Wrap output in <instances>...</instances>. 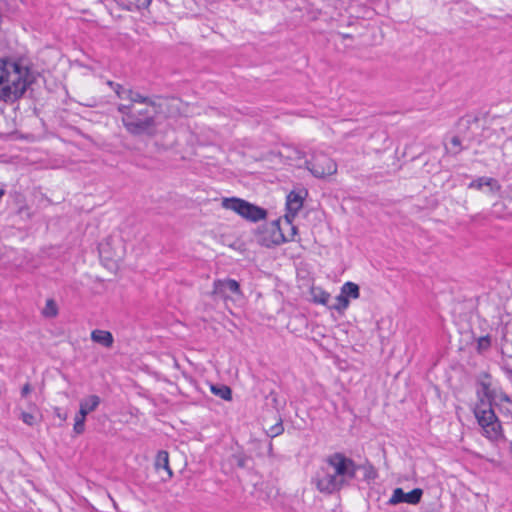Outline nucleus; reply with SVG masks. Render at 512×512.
<instances>
[{
    "instance_id": "f257e3e1",
    "label": "nucleus",
    "mask_w": 512,
    "mask_h": 512,
    "mask_svg": "<svg viewBox=\"0 0 512 512\" xmlns=\"http://www.w3.org/2000/svg\"><path fill=\"white\" fill-rule=\"evenodd\" d=\"M358 468L351 458L336 452L324 459V465L316 472L312 483L320 493L332 495L350 486Z\"/></svg>"
},
{
    "instance_id": "f03ea898",
    "label": "nucleus",
    "mask_w": 512,
    "mask_h": 512,
    "mask_svg": "<svg viewBox=\"0 0 512 512\" xmlns=\"http://www.w3.org/2000/svg\"><path fill=\"white\" fill-rule=\"evenodd\" d=\"M159 105H145L144 102H129L119 104L117 111L121 115V122L128 134L134 137L152 138L158 131Z\"/></svg>"
},
{
    "instance_id": "7ed1b4c3",
    "label": "nucleus",
    "mask_w": 512,
    "mask_h": 512,
    "mask_svg": "<svg viewBox=\"0 0 512 512\" xmlns=\"http://www.w3.org/2000/svg\"><path fill=\"white\" fill-rule=\"evenodd\" d=\"M28 67L19 62L0 58V101L12 103L26 92L30 80Z\"/></svg>"
},
{
    "instance_id": "20e7f679",
    "label": "nucleus",
    "mask_w": 512,
    "mask_h": 512,
    "mask_svg": "<svg viewBox=\"0 0 512 512\" xmlns=\"http://www.w3.org/2000/svg\"><path fill=\"white\" fill-rule=\"evenodd\" d=\"M478 397L479 401L473 410L477 422L487 438L497 440L502 436V429L500 420L495 414V408L490 399L484 397V394L478 393Z\"/></svg>"
},
{
    "instance_id": "39448f33",
    "label": "nucleus",
    "mask_w": 512,
    "mask_h": 512,
    "mask_svg": "<svg viewBox=\"0 0 512 512\" xmlns=\"http://www.w3.org/2000/svg\"><path fill=\"white\" fill-rule=\"evenodd\" d=\"M286 225L291 230V234L289 236L284 235L277 221L266 223L258 231L257 242L262 246L271 247L273 245H280L283 242L294 240L297 228L289 222H287Z\"/></svg>"
},
{
    "instance_id": "423d86ee",
    "label": "nucleus",
    "mask_w": 512,
    "mask_h": 512,
    "mask_svg": "<svg viewBox=\"0 0 512 512\" xmlns=\"http://www.w3.org/2000/svg\"><path fill=\"white\" fill-rule=\"evenodd\" d=\"M222 207L228 210H232L239 214L241 217L253 222L262 220L267 215L265 209L237 197L223 198Z\"/></svg>"
},
{
    "instance_id": "0eeeda50",
    "label": "nucleus",
    "mask_w": 512,
    "mask_h": 512,
    "mask_svg": "<svg viewBox=\"0 0 512 512\" xmlns=\"http://www.w3.org/2000/svg\"><path fill=\"white\" fill-rule=\"evenodd\" d=\"M222 207L228 210H232L239 214L241 217L253 222L262 220L267 215L265 209L237 197L223 198Z\"/></svg>"
},
{
    "instance_id": "6e6552de",
    "label": "nucleus",
    "mask_w": 512,
    "mask_h": 512,
    "mask_svg": "<svg viewBox=\"0 0 512 512\" xmlns=\"http://www.w3.org/2000/svg\"><path fill=\"white\" fill-rule=\"evenodd\" d=\"M307 169L317 178L333 175L337 172L335 161L324 153L315 154L306 162Z\"/></svg>"
},
{
    "instance_id": "1a4fd4ad",
    "label": "nucleus",
    "mask_w": 512,
    "mask_h": 512,
    "mask_svg": "<svg viewBox=\"0 0 512 512\" xmlns=\"http://www.w3.org/2000/svg\"><path fill=\"white\" fill-rule=\"evenodd\" d=\"M211 296L215 300L227 301L233 299V296H242L240 284L234 279H217L213 282Z\"/></svg>"
},
{
    "instance_id": "9d476101",
    "label": "nucleus",
    "mask_w": 512,
    "mask_h": 512,
    "mask_svg": "<svg viewBox=\"0 0 512 512\" xmlns=\"http://www.w3.org/2000/svg\"><path fill=\"white\" fill-rule=\"evenodd\" d=\"M482 392L484 397L490 399L494 408H497L505 418H512V401L507 394L502 392L497 393L491 390L489 385L485 383H482Z\"/></svg>"
},
{
    "instance_id": "9b49d317",
    "label": "nucleus",
    "mask_w": 512,
    "mask_h": 512,
    "mask_svg": "<svg viewBox=\"0 0 512 512\" xmlns=\"http://www.w3.org/2000/svg\"><path fill=\"white\" fill-rule=\"evenodd\" d=\"M108 85L114 90L117 97L121 100H127L129 102H144L145 105H154V99L141 94L139 91L131 88H126L121 84L108 81Z\"/></svg>"
},
{
    "instance_id": "f8f14e48",
    "label": "nucleus",
    "mask_w": 512,
    "mask_h": 512,
    "mask_svg": "<svg viewBox=\"0 0 512 512\" xmlns=\"http://www.w3.org/2000/svg\"><path fill=\"white\" fill-rule=\"evenodd\" d=\"M422 494L423 491L420 488H415L408 493H405L402 488H396L389 499V504L396 505L402 502L418 504L421 500Z\"/></svg>"
},
{
    "instance_id": "ddd939ff",
    "label": "nucleus",
    "mask_w": 512,
    "mask_h": 512,
    "mask_svg": "<svg viewBox=\"0 0 512 512\" xmlns=\"http://www.w3.org/2000/svg\"><path fill=\"white\" fill-rule=\"evenodd\" d=\"M154 466L156 470L163 469L166 473V478H163V480L170 479L173 476V472L169 466V454L165 450H160L155 458Z\"/></svg>"
},
{
    "instance_id": "4468645a",
    "label": "nucleus",
    "mask_w": 512,
    "mask_h": 512,
    "mask_svg": "<svg viewBox=\"0 0 512 512\" xmlns=\"http://www.w3.org/2000/svg\"><path fill=\"white\" fill-rule=\"evenodd\" d=\"M91 339L106 348L112 347L114 338L111 332L106 330L95 329L91 332Z\"/></svg>"
},
{
    "instance_id": "2eb2a0df",
    "label": "nucleus",
    "mask_w": 512,
    "mask_h": 512,
    "mask_svg": "<svg viewBox=\"0 0 512 512\" xmlns=\"http://www.w3.org/2000/svg\"><path fill=\"white\" fill-rule=\"evenodd\" d=\"M100 397L97 395H90L80 401V411L86 416L97 409L100 404Z\"/></svg>"
},
{
    "instance_id": "dca6fc26",
    "label": "nucleus",
    "mask_w": 512,
    "mask_h": 512,
    "mask_svg": "<svg viewBox=\"0 0 512 512\" xmlns=\"http://www.w3.org/2000/svg\"><path fill=\"white\" fill-rule=\"evenodd\" d=\"M287 209L293 215L296 214L303 205L302 198L295 192H290L287 196Z\"/></svg>"
},
{
    "instance_id": "f3484780",
    "label": "nucleus",
    "mask_w": 512,
    "mask_h": 512,
    "mask_svg": "<svg viewBox=\"0 0 512 512\" xmlns=\"http://www.w3.org/2000/svg\"><path fill=\"white\" fill-rule=\"evenodd\" d=\"M484 186H489L491 190L494 188L499 189L497 181L489 177H480L469 184V188H474L477 190H481Z\"/></svg>"
},
{
    "instance_id": "a211bd4d",
    "label": "nucleus",
    "mask_w": 512,
    "mask_h": 512,
    "mask_svg": "<svg viewBox=\"0 0 512 512\" xmlns=\"http://www.w3.org/2000/svg\"><path fill=\"white\" fill-rule=\"evenodd\" d=\"M152 0H120V5L128 10H140L142 8H147Z\"/></svg>"
},
{
    "instance_id": "6ab92c4d",
    "label": "nucleus",
    "mask_w": 512,
    "mask_h": 512,
    "mask_svg": "<svg viewBox=\"0 0 512 512\" xmlns=\"http://www.w3.org/2000/svg\"><path fill=\"white\" fill-rule=\"evenodd\" d=\"M341 295H345V298L357 299L360 296L359 286L353 282H346L341 288Z\"/></svg>"
},
{
    "instance_id": "aec40b11",
    "label": "nucleus",
    "mask_w": 512,
    "mask_h": 512,
    "mask_svg": "<svg viewBox=\"0 0 512 512\" xmlns=\"http://www.w3.org/2000/svg\"><path fill=\"white\" fill-rule=\"evenodd\" d=\"M211 391L214 395L219 396L223 400L232 399V390L226 385H212Z\"/></svg>"
},
{
    "instance_id": "412c9836",
    "label": "nucleus",
    "mask_w": 512,
    "mask_h": 512,
    "mask_svg": "<svg viewBox=\"0 0 512 512\" xmlns=\"http://www.w3.org/2000/svg\"><path fill=\"white\" fill-rule=\"evenodd\" d=\"M311 293L315 303L326 305L330 299V294L320 288H313Z\"/></svg>"
},
{
    "instance_id": "4be33fe9",
    "label": "nucleus",
    "mask_w": 512,
    "mask_h": 512,
    "mask_svg": "<svg viewBox=\"0 0 512 512\" xmlns=\"http://www.w3.org/2000/svg\"><path fill=\"white\" fill-rule=\"evenodd\" d=\"M446 151L450 154L457 155L462 151L461 140L458 136H453L449 142L446 144Z\"/></svg>"
},
{
    "instance_id": "5701e85b",
    "label": "nucleus",
    "mask_w": 512,
    "mask_h": 512,
    "mask_svg": "<svg viewBox=\"0 0 512 512\" xmlns=\"http://www.w3.org/2000/svg\"><path fill=\"white\" fill-rule=\"evenodd\" d=\"M502 154L507 164L512 165V137L507 138L502 144Z\"/></svg>"
},
{
    "instance_id": "b1692460",
    "label": "nucleus",
    "mask_w": 512,
    "mask_h": 512,
    "mask_svg": "<svg viewBox=\"0 0 512 512\" xmlns=\"http://www.w3.org/2000/svg\"><path fill=\"white\" fill-rule=\"evenodd\" d=\"M491 347V337L489 335L481 336L477 339L476 350L482 354L488 351Z\"/></svg>"
},
{
    "instance_id": "393cba45",
    "label": "nucleus",
    "mask_w": 512,
    "mask_h": 512,
    "mask_svg": "<svg viewBox=\"0 0 512 512\" xmlns=\"http://www.w3.org/2000/svg\"><path fill=\"white\" fill-rule=\"evenodd\" d=\"M85 420L86 415L79 410L78 414L75 416V423L73 427L76 434L80 435L85 431Z\"/></svg>"
},
{
    "instance_id": "a878e982",
    "label": "nucleus",
    "mask_w": 512,
    "mask_h": 512,
    "mask_svg": "<svg viewBox=\"0 0 512 512\" xmlns=\"http://www.w3.org/2000/svg\"><path fill=\"white\" fill-rule=\"evenodd\" d=\"M58 314V308L53 299L46 301L45 308L43 309V315L46 317H55Z\"/></svg>"
},
{
    "instance_id": "bb28decb",
    "label": "nucleus",
    "mask_w": 512,
    "mask_h": 512,
    "mask_svg": "<svg viewBox=\"0 0 512 512\" xmlns=\"http://www.w3.org/2000/svg\"><path fill=\"white\" fill-rule=\"evenodd\" d=\"M283 431H284V427H283L282 421L280 420L279 422H277L275 425L271 426L267 430V435L271 438H274V437L282 434Z\"/></svg>"
},
{
    "instance_id": "cd10ccee",
    "label": "nucleus",
    "mask_w": 512,
    "mask_h": 512,
    "mask_svg": "<svg viewBox=\"0 0 512 512\" xmlns=\"http://www.w3.org/2000/svg\"><path fill=\"white\" fill-rule=\"evenodd\" d=\"M336 301L337 303L333 306V309L339 312L347 309L349 306V300L345 298V295H338Z\"/></svg>"
},
{
    "instance_id": "c85d7f7f",
    "label": "nucleus",
    "mask_w": 512,
    "mask_h": 512,
    "mask_svg": "<svg viewBox=\"0 0 512 512\" xmlns=\"http://www.w3.org/2000/svg\"><path fill=\"white\" fill-rule=\"evenodd\" d=\"M21 419L22 421L29 425V426H33L35 423H36V418L33 414L31 413H27V412H22L21 414Z\"/></svg>"
},
{
    "instance_id": "c756f323",
    "label": "nucleus",
    "mask_w": 512,
    "mask_h": 512,
    "mask_svg": "<svg viewBox=\"0 0 512 512\" xmlns=\"http://www.w3.org/2000/svg\"><path fill=\"white\" fill-rule=\"evenodd\" d=\"M237 466L243 468L246 465L247 458L242 455H234L233 456Z\"/></svg>"
},
{
    "instance_id": "7c9ffc66",
    "label": "nucleus",
    "mask_w": 512,
    "mask_h": 512,
    "mask_svg": "<svg viewBox=\"0 0 512 512\" xmlns=\"http://www.w3.org/2000/svg\"><path fill=\"white\" fill-rule=\"evenodd\" d=\"M31 390V385L29 383H26L21 389V396L26 397L31 392Z\"/></svg>"
},
{
    "instance_id": "2f4dec72",
    "label": "nucleus",
    "mask_w": 512,
    "mask_h": 512,
    "mask_svg": "<svg viewBox=\"0 0 512 512\" xmlns=\"http://www.w3.org/2000/svg\"><path fill=\"white\" fill-rule=\"evenodd\" d=\"M272 450H273V446H272V443L270 442L269 443V453H272Z\"/></svg>"
}]
</instances>
